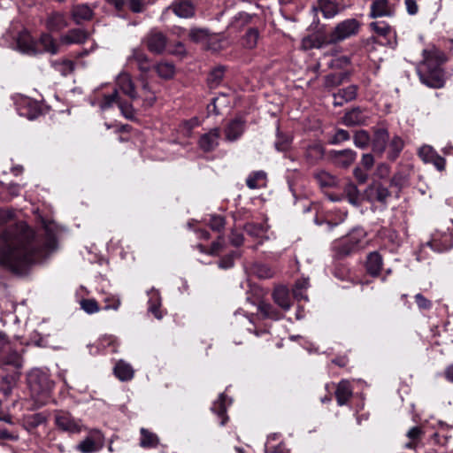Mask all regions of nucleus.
I'll return each instance as SVG.
<instances>
[{"label": "nucleus", "instance_id": "f257e3e1", "mask_svg": "<svg viewBox=\"0 0 453 453\" xmlns=\"http://www.w3.org/2000/svg\"><path fill=\"white\" fill-rule=\"evenodd\" d=\"M11 209H0V227L14 219ZM4 246L0 250V265L16 274H24L31 265L46 259L57 248V240L47 232L39 237L20 221L0 233Z\"/></svg>", "mask_w": 453, "mask_h": 453}, {"label": "nucleus", "instance_id": "f03ea898", "mask_svg": "<svg viewBox=\"0 0 453 453\" xmlns=\"http://www.w3.org/2000/svg\"><path fill=\"white\" fill-rule=\"evenodd\" d=\"M423 60L417 66V73L422 84L432 88H441L445 85L446 77L442 65L447 58L445 54L433 47L423 50Z\"/></svg>", "mask_w": 453, "mask_h": 453}, {"label": "nucleus", "instance_id": "7ed1b4c3", "mask_svg": "<svg viewBox=\"0 0 453 453\" xmlns=\"http://www.w3.org/2000/svg\"><path fill=\"white\" fill-rule=\"evenodd\" d=\"M16 49L30 56L43 52L54 55L58 51V45L49 34H42L38 41H35L27 31H22L16 38Z\"/></svg>", "mask_w": 453, "mask_h": 453}, {"label": "nucleus", "instance_id": "20e7f679", "mask_svg": "<svg viewBox=\"0 0 453 453\" xmlns=\"http://www.w3.org/2000/svg\"><path fill=\"white\" fill-rule=\"evenodd\" d=\"M27 383L36 401H46L49 398L53 384L46 372L33 369L27 375Z\"/></svg>", "mask_w": 453, "mask_h": 453}, {"label": "nucleus", "instance_id": "39448f33", "mask_svg": "<svg viewBox=\"0 0 453 453\" xmlns=\"http://www.w3.org/2000/svg\"><path fill=\"white\" fill-rule=\"evenodd\" d=\"M361 22L354 18L339 22L328 35V43H337L357 35L361 28Z\"/></svg>", "mask_w": 453, "mask_h": 453}, {"label": "nucleus", "instance_id": "423d86ee", "mask_svg": "<svg viewBox=\"0 0 453 453\" xmlns=\"http://www.w3.org/2000/svg\"><path fill=\"white\" fill-rule=\"evenodd\" d=\"M365 231L361 227L354 228L347 236L335 244V249L341 256H348L363 247Z\"/></svg>", "mask_w": 453, "mask_h": 453}, {"label": "nucleus", "instance_id": "0eeeda50", "mask_svg": "<svg viewBox=\"0 0 453 453\" xmlns=\"http://www.w3.org/2000/svg\"><path fill=\"white\" fill-rule=\"evenodd\" d=\"M118 104L123 115L127 119H132L134 116V112L133 107L127 103H124L120 100L118 93V89H115L108 95H104L103 98L98 103V105L101 110L105 111L113 106V104Z\"/></svg>", "mask_w": 453, "mask_h": 453}, {"label": "nucleus", "instance_id": "6e6552de", "mask_svg": "<svg viewBox=\"0 0 453 453\" xmlns=\"http://www.w3.org/2000/svg\"><path fill=\"white\" fill-rule=\"evenodd\" d=\"M55 425L61 431L69 434H79L82 429V424L80 419L63 411H59L55 414Z\"/></svg>", "mask_w": 453, "mask_h": 453}, {"label": "nucleus", "instance_id": "1a4fd4ad", "mask_svg": "<svg viewBox=\"0 0 453 453\" xmlns=\"http://www.w3.org/2000/svg\"><path fill=\"white\" fill-rule=\"evenodd\" d=\"M246 129V120L242 117L231 119L224 127L225 140L229 142L239 140Z\"/></svg>", "mask_w": 453, "mask_h": 453}, {"label": "nucleus", "instance_id": "9d476101", "mask_svg": "<svg viewBox=\"0 0 453 453\" xmlns=\"http://www.w3.org/2000/svg\"><path fill=\"white\" fill-rule=\"evenodd\" d=\"M220 140V128L214 127L200 136L198 140V146L203 152H211L219 145Z\"/></svg>", "mask_w": 453, "mask_h": 453}, {"label": "nucleus", "instance_id": "9b49d317", "mask_svg": "<svg viewBox=\"0 0 453 453\" xmlns=\"http://www.w3.org/2000/svg\"><path fill=\"white\" fill-rule=\"evenodd\" d=\"M115 89H118V92L121 91L134 102L139 101V95L135 89L134 83L131 76L127 73H121L117 76Z\"/></svg>", "mask_w": 453, "mask_h": 453}, {"label": "nucleus", "instance_id": "f8f14e48", "mask_svg": "<svg viewBox=\"0 0 453 453\" xmlns=\"http://www.w3.org/2000/svg\"><path fill=\"white\" fill-rule=\"evenodd\" d=\"M388 130L385 127H379L374 129L373 136L371 139L372 150L379 157L386 152L387 144L389 141Z\"/></svg>", "mask_w": 453, "mask_h": 453}, {"label": "nucleus", "instance_id": "ddd939ff", "mask_svg": "<svg viewBox=\"0 0 453 453\" xmlns=\"http://www.w3.org/2000/svg\"><path fill=\"white\" fill-rule=\"evenodd\" d=\"M144 42L150 52L160 54L166 46V36L160 31L152 29L145 37Z\"/></svg>", "mask_w": 453, "mask_h": 453}, {"label": "nucleus", "instance_id": "4468645a", "mask_svg": "<svg viewBox=\"0 0 453 453\" xmlns=\"http://www.w3.org/2000/svg\"><path fill=\"white\" fill-rule=\"evenodd\" d=\"M419 157L425 162L434 165L439 171L445 169V158L440 156L436 150L430 145H423L418 150Z\"/></svg>", "mask_w": 453, "mask_h": 453}, {"label": "nucleus", "instance_id": "2eb2a0df", "mask_svg": "<svg viewBox=\"0 0 453 453\" xmlns=\"http://www.w3.org/2000/svg\"><path fill=\"white\" fill-rule=\"evenodd\" d=\"M102 446L100 433L93 431L76 446V449L81 453H95L100 450Z\"/></svg>", "mask_w": 453, "mask_h": 453}, {"label": "nucleus", "instance_id": "dca6fc26", "mask_svg": "<svg viewBox=\"0 0 453 453\" xmlns=\"http://www.w3.org/2000/svg\"><path fill=\"white\" fill-rule=\"evenodd\" d=\"M365 196L370 202L386 203L390 196V192L388 188L381 183L374 182L367 187Z\"/></svg>", "mask_w": 453, "mask_h": 453}, {"label": "nucleus", "instance_id": "f3484780", "mask_svg": "<svg viewBox=\"0 0 453 453\" xmlns=\"http://www.w3.org/2000/svg\"><path fill=\"white\" fill-rule=\"evenodd\" d=\"M371 28L379 35L386 39L385 44L391 47L396 45L395 31L384 21H375L370 24Z\"/></svg>", "mask_w": 453, "mask_h": 453}, {"label": "nucleus", "instance_id": "a211bd4d", "mask_svg": "<svg viewBox=\"0 0 453 453\" xmlns=\"http://www.w3.org/2000/svg\"><path fill=\"white\" fill-rule=\"evenodd\" d=\"M330 154L334 164L342 168L349 166L357 157L356 151L350 149L333 150Z\"/></svg>", "mask_w": 453, "mask_h": 453}, {"label": "nucleus", "instance_id": "6ab92c4d", "mask_svg": "<svg viewBox=\"0 0 453 453\" xmlns=\"http://www.w3.org/2000/svg\"><path fill=\"white\" fill-rule=\"evenodd\" d=\"M47 422V416L43 412L25 415L22 418V426L29 434H34L35 429Z\"/></svg>", "mask_w": 453, "mask_h": 453}, {"label": "nucleus", "instance_id": "aec40b11", "mask_svg": "<svg viewBox=\"0 0 453 453\" xmlns=\"http://www.w3.org/2000/svg\"><path fill=\"white\" fill-rule=\"evenodd\" d=\"M368 115L360 108L357 107L345 113L342 122L347 127L365 125Z\"/></svg>", "mask_w": 453, "mask_h": 453}, {"label": "nucleus", "instance_id": "412c9836", "mask_svg": "<svg viewBox=\"0 0 453 453\" xmlns=\"http://www.w3.org/2000/svg\"><path fill=\"white\" fill-rule=\"evenodd\" d=\"M404 148V142L401 136L395 134L389 139L387 144V159L395 161Z\"/></svg>", "mask_w": 453, "mask_h": 453}, {"label": "nucleus", "instance_id": "4be33fe9", "mask_svg": "<svg viewBox=\"0 0 453 453\" xmlns=\"http://www.w3.org/2000/svg\"><path fill=\"white\" fill-rule=\"evenodd\" d=\"M231 400H226V395L225 394H220L218 400H216L211 405V411L218 415L219 418H221L219 424L220 426H225L228 420V417L226 416L227 406L231 404Z\"/></svg>", "mask_w": 453, "mask_h": 453}, {"label": "nucleus", "instance_id": "5701e85b", "mask_svg": "<svg viewBox=\"0 0 453 453\" xmlns=\"http://www.w3.org/2000/svg\"><path fill=\"white\" fill-rule=\"evenodd\" d=\"M1 358L7 365H12L15 367H20L22 365V357L19 350L13 345V343H10V349L5 348L2 352Z\"/></svg>", "mask_w": 453, "mask_h": 453}, {"label": "nucleus", "instance_id": "b1692460", "mask_svg": "<svg viewBox=\"0 0 453 453\" xmlns=\"http://www.w3.org/2000/svg\"><path fill=\"white\" fill-rule=\"evenodd\" d=\"M383 259L379 252L373 251L368 254L365 263V268L367 273L371 276H378L381 271Z\"/></svg>", "mask_w": 453, "mask_h": 453}, {"label": "nucleus", "instance_id": "393cba45", "mask_svg": "<svg viewBox=\"0 0 453 453\" xmlns=\"http://www.w3.org/2000/svg\"><path fill=\"white\" fill-rule=\"evenodd\" d=\"M273 298L275 303L284 311H288L292 305L291 296L286 287L280 286L275 288L273 293Z\"/></svg>", "mask_w": 453, "mask_h": 453}, {"label": "nucleus", "instance_id": "a878e982", "mask_svg": "<svg viewBox=\"0 0 453 453\" xmlns=\"http://www.w3.org/2000/svg\"><path fill=\"white\" fill-rule=\"evenodd\" d=\"M393 14L394 10L389 5L388 0H375L371 4V18L390 17Z\"/></svg>", "mask_w": 453, "mask_h": 453}, {"label": "nucleus", "instance_id": "bb28decb", "mask_svg": "<svg viewBox=\"0 0 453 453\" xmlns=\"http://www.w3.org/2000/svg\"><path fill=\"white\" fill-rule=\"evenodd\" d=\"M159 443L160 440L157 434L144 427L140 429V447L142 449H156Z\"/></svg>", "mask_w": 453, "mask_h": 453}, {"label": "nucleus", "instance_id": "cd10ccee", "mask_svg": "<svg viewBox=\"0 0 453 453\" xmlns=\"http://www.w3.org/2000/svg\"><path fill=\"white\" fill-rule=\"evenodd\" d=\"M173 12L180 18H190L194 15L195 7L190 0H176L171 6Z\"/></svg>", "mask_w": 453, "mask_h": 453}, {"label": "nucleus", "instance_id": "c85d7f7f", "mask_svg": "<svg viewBox=\"0 0 453 453\" xmlns=\"http://www.w3.org/2000/svg\"><path fill=\"white\" fill-rule=\"evenodd\" d=\"M293 143V136L289 134L283 133L280 130V127L276 130V139L274 148L279 152H288L290 150Z\"/></svg>", "mask_w": 453, "mask_h": 453}, {"label": "nucleus", "instance_id": "c756f323", "mask_svg": "<svg viewBox=\"0 0 453 453\" xmlns=\"http://www.w3.org/2000/svg\"><path fill=\"white\" fill-rule=\"evenodd\" d=\"M147 295L149 296V311H150L157 319H162L163 314L159 309L161 306V296L159 292L152 288L147 292Z\"/></svg>", "mask_w": 453, "mask_h": 453}, {"label": "nucleus", "instance_id": "7c9ffc66", "mask_svg": "<svg viewBox=\"0 0 453 453\" xmlns=\"http://www.w3.org/2000/svg\"><path fill=\"white\" fill-rule=\"evenodd\" d=\"M115 376L121 381H128L134 378V371L130 364L119 360L113 369Z\"/></svg>", "mask_w": 453, "mask_h": 453}, {"label": "nucleus", "instance_id": "2f4dec72", "mask_svg": "<svg viewBox=\"0 0 453 453\" xmlns=\"http://www.w3.org/2000/svg\"><path fill=\"white\" fill-rule=\"evenodd\" d=\"M318 8L326 19H333L340 12L339 4L335 0H318Z\"/></svg>", "mask_w": 453, "mask_h": 453}, {"label": "nucleus", "instance_id": "473e14b6", "mask_svg": "<svg viewBox=\"0 0 453 453\" xmlns=\"http://www.w3.org/2000/svg\"><path fill=\"white\" fill-rule=\"evenodd\" d=\"M352 395V388L350 383L348 380H342L339 382L336 391L335 397L337 400V403L340 406H342L347 403L349 398Z\"/></svg>", "mask_w": 453, "mask_h": 453}, {"label": "nucleus", "instance_id": "72a5a7b5", "mask_svg": "<svg viewBox=\"0 0 453 453\" xmlns=\"http://www.w3.org/2000/svg\"><path fill=\"white\" fill-rule=\"evenodd\" d=\"M88 38L86 31L77 28L72 29L65 35L60 37V42L63 44L83 43Z\"/></svg>", "mask_w": 453, "mask_h": 453}, {"label": "nucleus", "instance_id": "f704fd0d", "mask_svg": "<svg viewBox=\"0 0 453 453\" xmlns=\"http://www.w3.org/2000/svg\"><path fill=\"white\" fill-rule=\"evenodd\" d=\"M93 14V10L88 4H77L72 11V16L77 24L91 19Z\"/></svg>", "mask_w": 453, "mask_h": 453}, {"label": "nucleus", "instance_id": "c9c22d12", "mask_svg": "<svg viewBox=\"0 0 453 453\" xmlns=\"http://www.w3.org/2000/svg\"><path fill=\"white\" fill-rule=\"evenodd\" d=\"M127 60L128 62L134 61L142 72H148L150 68L149 58L142 50L134 49Z\"/></svg>", "mask_w": 453, "mask_h": 453}, {"label": "nucleus", "instance_id": "e433bc0d", "mask_svg": "<svg viewBox=\"0 0 453 453\" xmlns=\"http://www.w3.org/2000/svg\"><path fill=\"white\" fill-rule=\"evenodd\" d=\"M314 178L321 188H333L338 183V180L335 176L324 170L316 172Z\"/></svg>", "mask_w": 453, "mask_h": 453}, {"label": "nucleus", "instance_id": "4c0bfd02", "mask_svg": "<svg viewBox=\"0 0 453 453\" xmlns=\"http://www.w3.org/2000/svg\"><path fill=\"white\" fill-rule=\"evenodd\" d=\"M67 26L65 17L63 13L54 12L47 19V27L50 31H59Z\"/></svg>", "mask_w": 453, "mask_h": 453}, {"label": "nucleus", "instance_id": "58836bf2", "mask_svg": "<svg viewBox=\"0 0 453 453\" xmlns=\"http://www.w3.org/2000/svg\"><path fill=\"white\" fill-rule=\"evenodd\" d=\"M266 173L264 171L251 173L246 179V185L251 189L259 188L265 185Z\"/></svg>", "mask_w": 453, "mask_h": 453}, {"label": "nucleus", "instance_id": "ea45409f", "mask_svg": "<svg viewBox=\"0 0 453 453\" xmlns=\"http://www.w3.org/2000/svg\"><path fill=\"white\" fill-rule=\"evenodd\" d=\"M343 192L349 201L354 206H359L361 204V196L357 187L352 183H347L343 188Z\"/></svg>", "mask_w": 453, "mask_h": 453}, {"label": "nucleus", "instance_id": "a19ab883", "mask_svg": "<svg viewBox=\"0 0 453 453\" xmlns=\"http://www.w3.org/2000/svg\"><path fill=\"white\" fill-rule=\"evenodd\" d=\"M349 79L348 72H341L338 73H329L325 76V87L326 88H333L340 86L346 80Z\"/></svg>", "mask_w": 453, "mask_h": 453}, {"label": "nucleus", "instance_id": "79ce46f5", "mask_svg": "<svg viewBox=\"0 0 453 453\" xmlns=\"http://www.w3.org/2000/svg\"><path fill=\"white\" fill-rule=\"evenodd\" d=\"M257 311L264 319L278 320L282 317L281 313L277 309L267 303H260L258 304Z\"/></svg>", "mask_w": 453, "mask_h": 453}, {"label": "nucleus", "instance_id": "37998d69", "mask_svg": "<svg viewBox=\"0 0 453 453\" xmlns=\"http://www.w3.org/2000/svg\"><path fill=\"white\" fill-rule=\"evenodd\" d=\"M278 435L273 434L268 436L265 444V450L266 453H287L288 449L283 442L275 443Z\"/></svg>", "mask_w": 453, "mask_h": 453}, {"label": "nucleus", "instance_id": "c03bdc74", "mask_svg": "<svg viewBox=\"0 0 453 453\" xmlns=\"http://www.w3.org/2000/svg\"><path fill=\"white\" fill-rule=\"evenodd\" d=\"M24 106L27 108H23L19 106L18 108L19 114L20 116L27 117L28 119H34L38 115V111L36 110V105L35 103L31 102L29 99H24L21 103Z\"/></svg>", "mask_w": 453, "mask_h": 453}, {"label": "nucleus", "instance_id": "a18cd8bd", "mask_svg": "<svg viewBox=\"0 0 453 453\" xmlns=\"http://www.w3.org/2000/svg\"><path fill=\"white\" fill-rule=\"evenodd\" d=\"M52 66L62 75L66 76L70 74L74 69V63L69 59H60L52 62Z\"/></svg>", "mask_w": 453, "mask_h": 453}, {"label": "nucleus", "instance_id": "49530a36", "mask_svg": "<svg viewBox=\"0 0 453 453\" xmlns=\"http://www.w3.org/2000/svg\"><path fill=\"white\" fill-rule=\"evenodd\" d=\"M353 142L357 148L364 150L371 143V136L366 130H358L354 134Z\"/></svg>", "mask_w": 453, "mask_h": 453}, {"label": "nucleus", "instance_id": "de8ad7c7", "mask_svg": "<svg viewBox=\"0 0 453 453\" xmlns=\"http://www.w3.org/2000/svg\"><path fill=\"white\" fill-rule=\"evenodd\" d=\"M409 173L403 171H399L393 175L390 180V185L396 188L398 190H401L409 185Z\"/></svg>", "mask_w": 453, "mask_h": 453}, {"label": "nucleus", "instance_id": "09e8293b", "mask_svg": "<svg viewBox=\"0 0 453 453\" xmlns=\"http://www.w3.org/2000/svg\"><path fill=\"white\" fill-rule=\"evenodd\" d=\"M155 68L157 74L164 79H170L174 74V65L169 62H160Z\"/></svg>", "mask_w": 453, "mask_h": 453}, {"label": "nucleus", "instance_id": "8fccbe9b", "mask_svg": "<svg viewBox=\"0 0 453 453\" xmlns=\"http://www.w3.org/2000/svg\"><path fill=\"white\" fill-rule=\"evenodd\" d=\"M139 95V100L142 98L143 101V105L146 107L151 106L155 100L156 96L154 93L150 90L148 83L143 84L142 89L140 92H138Z\"/></svg>", "mask_w": 453, "mask_h": 453}, {"label": "nucleus", "instance_id": "3c124183", "mask_svg": "<svg viewBox=\"0 0 453 453\" xmlns=\"http://www.w3.org/2000/svg\"><path fill=\"white\" fill-rule=\"evenodd\" d=\"M379 237L390 242L394 247L399 246L397 233L390 228H382L379 232Z\"/></svg>", "mask_w": 453, "mask_h": 453}, {"label": "nucleus", "instance_id": "603ef678", "mask_svg": "<svg viewBox=\"0 0 453 453\" xmlns=\"http://www.w3.org/2000/svg\"><path fill=\"white\" fill-rule=\"evenodd\" d=\"M310 286L308 278H302L296 280L293 288V294L296 299L307 300V296L303 294V290L307 289Z\"/></svg>", "mask_w": 453, "mask_h": 453}, {"label": "nucleus", "instance_id": "864d4df0", "mask_svg": "<svg viewBox=\"0 0 453 453\" xmlns=\"http://www.w3.org/2000/svg\"><path fill=\"white\" fill-rule=\"evenodd\" d=\"M258 39V31L256 28H250L242 40V44L248 49H253Z\"/></svg>", "mask_w": 453, "mask_h": 453}, {"label": "nucleus", "instance_id": "5fc2aeb1", "mask_svg": "<svg viewBox=\"0 0 453 453\" xmlns=\"http://www.w3.org/2000/svg\"><path fill=\"white\" fill-rule=\"evenodd\" d=\"M357 87L350 85L347 88L340 89L337 92V98H343L347 103L354 100L357 97Z\"/></svg>", "mask_w": 453, "mask_h": 453}, {"label": "nucleus", "instance_id": "6e6d98bb", "mask_svg": "<svg viewBox=\"0 0 453 453\" xmlns=\"http://www.w3.org/2000/svg\"><path fill=\"white\" fill-rule=\"evenodd\" d=\"M254 273L261 279H270L274 275V271L269 265L265 264L255 265Z\"/></svg>", "mask_w": 453, "mask_h": 453}, {"label": "nucleus", "instance_id": "4d7b16f0", "mask_svg": "<svg viewBox=\"0 0 453 453\" xmlns=\"http://www.w3.org/2000/svg\"><path fill=\"white\" fill-rule=\"evenodd\" d=\"M324 156V148L319 144L310 145L307 149L306 157L309 159H319Z\"/></svg>", "mask_w": 453, "mask_h": 453}, {"label": "nucleus", "instance_id": "13d9d810", "mask_svg": "<svg viewBox=\"0 0 453 453\" xmlns=\"http://www.w3.org/2000/svg\"><path fill=\"white\" fill-rule=\"evenodd\" d=\"M224 68L218 67L212 70L208 77V82L211 87H216L223 79Z\"/></svg>", "mask_w": 453, "mask_h": 453}, {"label": "nucleus", "instance_id": "bf43d9fd", "mask_svg": "<svg viewBox=\"0 0 453 453\" xmlns=\"http://www.w3.org/2000/svg\"><path fill=\"white\" fill-rule=\"evenodd\" d=\"M81 307L88 314H93L99 311V306L95 299H83L81 301Z\"/></svg>", "mask_w": 453, "mask_h": 453}, {"label": "nucleus", "instance_id": "052dcab7", "mask_svg": "<svg viewBox=\"0 0 453 453\" xmlns=\"http://www.w3.org/2000/svg\"><path fill=\"white\" fill-rule=\"evenodd\" d=\"M238 256L236 251H233L224 257H222L219 262V267L222 269H229L234 266V258Z\"/></svg>", "mask_w": 453, "mask_h": 453}, {"label": "nucleus", "instance_id": "680f3d73", "mask_svg": "<svg viewBox=\"0 0 453 453\" xmlns=\"http://www.w3.org/2000/svg\"><path fill=\"white\" fill-rule=\"evenodd\" d=\"M209 226L213 231L220 232L225 226V219L219 215H213L210 219Z\"/></svg>", "mask_w": 453, "mask_h": 453}, {"label": "nucleus", "instance_id": "e2e57ef3", "mask_svg": "<svg viewBox=\"0 0 453 453\" xmlns=\"http://www.w3.org/2000/svg\"><path fill=\"white\" fill-rule=\"evenodd\" d=\"M350 136L348 131L344 129H338L336 130L334 135L333 136L332 140L330 141V143L332 144H338L342 142L349 140Z\"/></svg>", "mask_w": 453, "mask_h": 453}, {"label": "nucleus", "instance_id": "0e129e2a", "mask_svg": "<svg viewBox=\"0 0 453 453\" xmlns=\"http://www.w3.org/2000/svg\"><path fill=\"white\" fill-rule=\"evenodd\" d=\"M415 302L420 310H430L432 302L426 298L422 294L418 293L414 296Z\"/></svg>", "mask_w": 453, "mask_h": 453}, {"label": "nucleus", "instance_id": "69168bd1", "mask_svg": "<svg viewBox=\"0 0 453 453\" xmlns=\"http://www.w3.org/2000/svg\"><path fill=\"white\" fill-rule=\"evenodd\" d=\"M422 434L423 431L419 426H413L407 432L406 435L410 440L418 442L421 439Z\"/></svg>", "mask_w": 453, "mask_h": 453}, {"label": "nucleus", "instance_id": "338daca9", "mask_svg": "<svg viewBox=\"0 0 453 453\" xmlns=\"http://www.w3.org/2000/svg\"><path fill=\"white\" fill-rule=\"evenodd\" d=\"M361 165L367 171L371 170L374 165V156L371 153L363 154Z\"/></svg>", "mask_w": 453, "mask_h": 453}, {"label": "nucleus", "instance_id": "774afa93", "mask_svg": "<svg viewBox=\"0 0 453 453\" xmlns=\"http://www.w3.org/2000/svg\"><path fill=\"white\" fill-rule=\"evenodd\" d=\"M230 242L232 245L239 247L243 243V235L242 233L233 230L230 234Z\"/></svg>", "mask_w": 453, "mask_h": 453}]
</instances>
